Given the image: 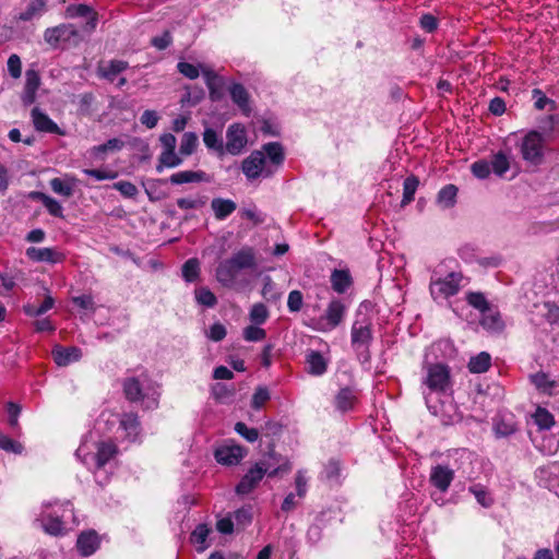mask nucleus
I'll use <instances>...</instances> for the list:
<instances>
[{
  "instance_id": "obj_1",
  "label": "nucleus",
  "mask_w": 559,
  "mask_h": 559,
  "mask_svg": "<svg viewBox=\"0 0 559 559\" xmlns=\"http://www.w3.org/2000/svg\"><path fill=\"white\" fill-rule=\"evenodd\" d=\"M257 266L255 252L251 247H243L229 259L222 261L216 269V280L225 287L234 285L242 270Z\"/></svg>"
},
{
  "instance_id": "obj_2",
  "label": "nucleus",
  "mask_w": 559,
  "mask_h": 559,
  "mask_svg": "<svg viewBox=\"0 0 559 559\" xmlns=\"http://www.w3.org/2000/svg\"><path fill=\"white\" fill-rule=\"evenodd\" d=\"M461 281V273L450 272L444 277H437V273L435 272L430 281V294L433 299L454 296L460 290Z\"/></svg>"
},
{
  "instance_id": "obj_3",
  "label": "nucleus",
  "mask_w": 559,
  "mask_h": 559,
  "mask_svg": "<svg viewBox=\"0 0 559 559\" xmlns=\"http://www.w3.org/2000/svg\"><path fill=\"white\" fill-rule=\"evenodd\" d=\"M44 39L52 48H57L66 43L76 45L81 40V36L74 24H60L47 28L44 33Z\"/></svg>"
},
{
  "instance_id": "obj_4",
  "label": "nucleus",
  "mask_w": 559,
  "mask_h": 559,
  "mask_svg": "<svg viewBox=\"0 0 559 559\" xmlns=\"http://www.w3.org/2000/svg\"><path fill=\"white\" fill-rule=\"evenodd\" d=\"M423 382L430 391L438 393L447 392L451 386L449 367L443 364L429 365Z\"/></svg>"
},
{
  "instance_id": "obj_5",
  "label": "nucleus",
  "mask_w": 559,
  "mask_h": 559,
  "mask_svg": "<svg viewBox=\"0 0 559 559\" xmlns=\"http://www.w3.org/2000/svg\"><path fill=\"white\" fill-rule=\"evenodd\" d=\"M545 139L537 131H530L522 140L521 154L524 160L538 165L544 156Z\"/></svg>"
},
{
  "instance_id": "obj_6",
  "label": "nucleus",
  "mask_w": 559,
  "mask_h": 559,
  "mask_svg": "<svg viewBox=\"0 0 559 559\" xmlns=\"http://www.w3.org/2000/svg\"><path fill=\"white\" fill-rule=\"evenodd\" d=\"M241 169L249 180L257 179L259 177H271L275 169L266 166V158L260 151L252 152L247 158L242 160Z\"/></svg>"
},
{
  "instance_id": "obj_7",
  "label": "nucleus",
  "mask_w": 559,
  "mask_h": 559,
  "mask_svg": "<svg viewBox=\"0 0 559 559\" xmlns=\"http://www.w3.org/2000/svg\"><path fill=\"white\" fill-rule=\"evenodd\" d=\"M352 345L354 349L364 355L365 359L369 358V345L372 340L371 328L368 324L355 322L352 326Z\"/></svg>"
},
{
  "instance_id": "obj_8",
  "label": "nucleus",
  "mask_w": 559,
  "mask_h": 559,
  "mask_svg": "<svg viewBox=\"0 0 559 559\" xmlns=\"http://www.w3.org/2000/svg\"><path fill=\"white\" fill-rule=\"evenodd\" d=\"M246 448L228 441L215 450L214 456L216 461L223 465H237L246 455Z\"/></svg>"
},
{
  "instance_id": "obj_9",
  "label": "nucleus",
  "mask_w": 559,
  "mask_h": 559,
  "mask_svg": "<svg viewBox=\"0 0 559 559\" xmlns=\"http://www.w3.org/2000/svg\"><path fill=\"white\" fill-rule=\"evenodd\" d=\"M147 380V377L142 374L140 377H128L123 379L122 381V389L123 394L126 399L129 402H139L144 400L145 397L148 399V394L145 392L146 386L145 382Z\"/></svg>"
},
{
  "instance_id": "obj_10",
  "label": "nucleus",
  "mask_w": 559,
  "mask_h": 559,
  "mask_svg": "<svg viewBox=\"0 0 559 559\" xmlns=\"http://www.w3.org/2000/svg\"><path fill=\"white\" fill-rule=\"evenodd\" d=\"M345 310L346 308L341 300H331L324 316L320 319L321 330L330 331L335 329L343 321Z\"/></svg>"
},
{
  "instance_id": "obj_11",
  "label": "nucleus",
  "mask_w": 559,
  "mask_h": 559,
  "mask_svg": "<svg viewBox=\"0 0 559 559\" xmlns=\"http://www.w3.org/2000/svg\"><path fill=\"white\" fill-rule=\"evenodd\" d=\"M226 138L225 151L231 155L240 154L247 144L246 129L240 123L230 124L227 129Z\"/></svg>"
},
{
  "instance_id": "obj_12",
  "label": "nucleus",
  "mask_w": 559,
  "mask_h": 559,
  "mask_svg": "<svg viewBox=\"0 0 559 559\" xmlns=\"http://www.w3.org/2000/svg\"><path fill=\"white\" fill-rule=\"evenodd\" d=\"M201 71L209 88L210 99L219 102L224 97L225 80L209 66H201Z\"/></svg>"
},
{
  "instance_id": "obj_13",
  "label": "nucleus",
  "mask_w": 559,
  "mask_h": 559,
  "mask_svg": "<svg viewBox=\"0 0 559 559\" xmlns=\"http://www.w3.org/2000/svg\"><path fill=\"white\" fill-rule=\"evenodd\" d=\"M265 476V468L262 469L260 462L255 463L240 479L236 486V492L245 496L250 493Z\"/></svg>"
},
{
  "instance_id": "obj_14",
  "label": "nucleus",
  "mask_w": 559,
  "mask_h": 559,
  "mask_svg": "<svg viewBox=\"0 0 559 559\" xmlns=\"http://www.w3.org/2000/svg\"><path fill=\"white\" fill-rule=\"evenodd\" d=\"M25 254L33 262H47L51 264L61 263L66 259V255L56 248L29 247L26 249Z\"/></svg>"
},
{
  "instance_id": "obj_15",
  "label": "nucleus",
  "mask_w": 559,
  "mask_h": 559,
  "mask_svg": "<svg viewBox=\"0 0 559 559\" xmlns=\"http://www.w3.org/2000/svg\"><path fill=\"white\" fill-rule=\"evenodd\" d=\"M67 16L69 17H87L85 25L83 26V31L86 33H92L98 22L97 13L87 4H71L67 8Z\"/></svg>"
},
{
  "instance_id": "obj_16",
  "label": "nucleus",
  "mask_w": 559,
  "mask_h": 559,
  "mask_svg": "<svg viewBox=\"0 0 559 559\" xmlns=\"http://www.w3.org/2000/svg\"><path fill=\"white\" fill-rule=\"evenodd\" d=\"M454 479V471L447 465H436L431 468L429 480L441 492H445Z\"/></svg>"
},
{
  "instance_id": "obj_17",
  "label": "nucleus",
  "mask_w": 559,
  "mask_h": 559,
  "mask_svg": "<svg viewBox=\"0 0 559 559\" xmlns=\"http://www.w3.org/2000/svg\"><path fill=\"white\" fill-rule=\"evenodd\" d=\"M51 354L53 361L60 367H66L82 358V350L76 346L63 347L61 345H56L52 348Z\"/></svg>"
},
{
  "instance_id": "obj_18",
  "label": "nucleus",
  "mask_w": 559,
  "mask_h": 559,
  "mask_svg": "<svg viewBox=\"0 0 559 559\" xmlns=\"http://www.w3.org/2000/svg\"><path fill=\"white\" fill-rule=\"evenodd\" d=\"M33 124L39 132L53 133L63 135L64 132L52 121L48 115L43 112L38 107H34L31 112Z\"/></svg>"
},
{
  "instance_id": "obj_19",
  "label": "nucleus",
  "mask_w": 559,
  "mask_h": 559,
  "mask_svg": "<svg viewBox=\"0 0 559 559\" xmlns=\"http://www.w3.org/2000/svg\"><path fill=\"white\" fill-rule=\"evenodd\" d=\"M281 455L276 454L274 451H271L267 457H264L260 461V465H262V469L265 468V475L272 478L290 471V464L287 461L283 463H281Z\"/></svg>"
},
{
  "instance_id": "obj_20",
  "label": "nucleus",
  "mask_w": 559,
  "mask_h": 559,
  "mask_svg": "<svg viewBox=\"0 0 559 559\" xmlns=\"http://www.w3.org/2000/svg\"><path fill=\"white\" fill-rule=\"evenodd\" d=\"M229 94L234 104L238 106L246 117H249L252 108L250 106V95L245 86L240 83H233L229 87Z\"/></svg>"
},
{
  "instance_id": "obj_21",
  "label": "nucleus",
  "mask_w": 559,
  "mask_h": 559,
  "mask_svg": "<svg viewBox=\"0 0 559 559\" xmlns=\"http://www.w3.org/2000/svg\"><path fill=\"white\" fill-rule=\"evenodd\" d=\"M40 85V76L34 69H28L25 72V85L22 94V102L24 105H31L36 99V92Z\"/></svg>"
},
{
  "instance_id": "obj_22",
  "label": "nucleus",
  "mask_w": 559,
  "mask_h": 559,
  "mask_svg": "<svg viewBox=\"0 0 559 559\" xmlns=\"http://www.w3.org/2000/svg\"><path fill=\"white\" fill-rule=\"evenodd\" d=\"M357 403V393L354 389L346 386L342 388L334 397L335 408L340 413L353 411Z\"/></svg>"
},
{
  "instance_id": "obj_23",
  "label": "nucleus",
  "mask_w": 559,
  "mask_h": 559,
  "mask_svg": "<svg viewBox=\"0 0 559 559\" xmlns=\"http://www.w3.org/2000/svg\"><path fill=\"white\" fill-rule=\"evenodd\" d=\"M210 176L202 170H182L173 174L169 177V182L171 185H183L190 182H210Z\"/></svg>"
},
{
  "instance_id": "obj_24",
  "label": "nucleus",
  "mask_w": 559,
  "mask_h": 559,
  "mask_svg": "<svg viewBox=\"0 0 559 559\" xmlns=\"http://www.w3.org/2000/svg\"><path fill=\"white\" fill-rule=\"evenodd\" d=\"M76 547L81 555L91 556L99 547V538L96 532L88 531L79 535Z\"/></svg>"
},
{
  "instance_id": "obj_25",
  "label": "nucleus",
  "mask_w": 559,
  "mask_h": 559,
  "mask_svg": "<svg viewBox=\"0 0 559 559\" xmlns=\"http://www.w3.org/2000/svg\"><path fill=\"white\" fill-rule=\"evenodd\" d=\"M117 453V445L112 442H100L97 445V452L91 456L94 461V467L103 468Z\"/></svg>"
},
{
  "instance_id": "obj_26",
  "label": "nucleus",
  "mask_w": 559,
  "mask_h": 559,
  "mask_svg": "<svg viewBox=\"0 0 559 559\" xmlns=\"http://www.w3.org/2000/svg\"><path fill=\"white\" fill-rule=\"evenodd\" d=\"M129 67L127 61L110 60L107 63H99L97 67L98 76L112 82L118 74L127 70Z\"/></svg>"
},
{
  "instance_id": "obj_27",
  "label": "nucleus",
  "mask_w": 559,
  "mask_h": 559,
  "mask_svg": "<svg viewBox=\"0 0 559 559\" xmlns=\"http://www.w3.org/2000/svg\"><path fill=\"white\" fill-rule=\"evenodd\" d=\"M120 427L126 431L131 441H135L141 433V423L138 414L124 413L120 418Z\"/></svg>"
},
{
  "instance_id": "obj_28",
  "label": "nucleus",
  "mask_w": 559,
  "mask_h": 559,
  "mask_svg": "<svg viewBox=\"0 0 559 559\" xmlns=\"http://www.w3.org/2000/svg\"><path fill=\"white\" fill-rule=\"evenodd\" d=\"M308 373L319 377L326 372L328 361L318 350H310L306 356Z\"/></svg>"
},
{
  "instance_id": "obj_29",
  "label": "nucleus",
  "mask_w": 559,
  "mask_h": 559,
  "mask_svg": "<svg viewBox=\"0 0 559 559\" xmlns=\"http://www.w3.org/2000/svg\"><path fill=\"white\" fill-rule=\"evenodd\" d=\"M333 290L344 294L353 284L352 275L348 270L335 269L330 277Z\"/></svg>"
},
{
  "instance_id": "obj_30",
  "label": "nucleus",
  "mask_w": 559,
  "mask_h": 559,
  "mask_svg": "<svg viewBox=\"0 0 559 559\" xmlns=\"http://www.w3.org/2000/svg\"><path fill=\"white\" fill-rule=\"evenodd\" d=\"M211 207L215 218L223 221L237 209V204L230 199L215 198L211 202Z\"/></svg>"
},
{
  "instance_id": "obj_31",
  "label": "nucleus",
  "mask_w": 559,
  "mask_h": 559,
  "mask_svg": "<svg viewBox=\"0 0 559 559\" xmlns=\"http://www.w3.org/2000/svg\"><path fill=\"white\" fill-rule=\"evenodd\" d=\"M480 325L492 333H500L504 329L503 320L499 312L497 311H487L483 313V318L480 320Z\"/></svg>"
},
{
  "instance_id": "obj_32",
  "label": "nucleus",
  "mask_w": 559,
  "mask_h": 559,
  "mask_svg": "<svg viewBox=\"0 0 559 559\" xmlns=\"http://www.w3.org/2000/svg\"><path fill=\"white\" fill-rule=\"evenodd\" d=\"M210 533L211 528L204 523L197 525L192 531L190 542L197 547L198 551H204L209 547L206 542Z\"/></svg>"
},
{
  "instance_id": "obj_33",
  "label": "nucleus",
  "mask_w": 559,
  "mask_h": 559,
  "mask_svg": "<svg viewBox=\"0 0 559 559\" xmlns=\"http://www.w3.org/2000/svg\"><path fill=\"white\" fill-rule=\"evenodd\" d=\"M203 142L204 145L212 151H215L219 155H223L225 152V146L223 143V139L218 135V133L212 129L206 128L203 132Z\"/></svg>"
},
{
  "instance_id": "obj_34",
  "label": "nucleus",
  "mask_w": 559,
  "mask_h": 559,
  "mask_svg": "<svg viewBox=\"0 0 559 559\" xmlns=\"http://www.w3.org/2000/svg\"><path fill=\"white\" fill-rule=\"evenodd\" d=\"M124 143L123 141L119 140V139H110L108 140L106 143L104 144H100V145H96V146H93L91 148V154L96 157V158H99V159H104L105 158V155L108 153V152H117V151H120L122 147H123Z\"/></svg>"
},
{
  "instance_id": "obj_35",
  "label": "nucleus",
  "mask_w": 559,
  "mask_h": 559,
  "mask_svg": "<svg viewBox=\"0 0 559 559\" xmlns=\"http://www.w3.org/2000/svg\"><path fill=\"white\" fill-rule=\"evenodd\" d=\"M51 190L64 198H70L74 191V179H61V178H52L49 181Z\"/></svg>"
},
{
  "instance_id": "obj_36",
  "label": "nucleus",
  "mask_w": 559,
  "mask_h": 559,
  "mask_svg": "<svg viewBox=\"0 0 559 559\" xmlns=\"http://www.w3.org/2000/svg\"><path fill=\"white\" fill-rule=\"evenodd\" d=\"M491 365V357L488 353L481 352L478 355L472 357L468 362V370L472 373L486 372Z\"/></svg>"
},
{
  "instance_id": "obj_37",
  "label": "nucleus",
  "mask_w": 559,
  "mask_h": 559,
  "mask_svg": "<svg viewBox=\"0 0 559 559\" xmlns=\"http://www.w3.org/2000/svg\"><path fill=\"white\" fill-rule=\"evenodd\" d=\"M33 198L41 201L44 206L47 209L50 215L55 217H62V206L61 204L53 198L43 193V192H33Z\"/></svg>"
},
{
  "instance_id": "obj_38",
  "label": "nucleus",
  "mask_w": 559,
  "mask_h": 559,
  "mask_svg": "<svg viewBox=\"0 0 559 559\" xmlns=\"http://www.w3.org/2000/svg\"><path fill=\"white\" fill-rule=\"evenodd\" d=\"M182 277L188 283L195 282L200 276V262L195 258L187 260L181 267Z\"/></svg>"
},
{
  "instance_id": "obj_39",
  "label": "nucleus",
  "mask_w": 559,
  "mask_h": 559,
  "mask_svg": "<svg viewBox=\"0 0 559 559\" xmlns=\"http://www.w3.org/2000/svg\"><path fill=\"white\" fill-rule=\"evenodd\" d=\"M182 164V158L176 154L175 151L162 152L158 157V164L156 170L163 171L165 167L175 168Z\"/></svg>"
},
{
  "instance_id": "obj_40",
  "label": "nucleus",
  "mask_w": 559,
  "mask_h": 559,
  "mask_svg": "<svg viewBox=\"0 0 559 559\" xmlns=\"http://www.w3.org/2000/svg\"><path fill=\"white\" fill-rule=\"evenodd\" d=\"M491 171L502 177L510 168L509 157L503 152H498L492 156L490 162Z\"/></svg>"
},
{
  "instance_id": "obj_41",
  "label": "nucleus",
  "mask_w": 559,
  "mask_h": 559,
  "mask_svg": "<svg viewBox=\"0 0 559 559\" xmlns=\"http://www.w3.org/2000/svg\"><path fill=\"white\" fill-rule=\"evenodd\" d=\"M457 188L454 185L444 186L438 193V203L444 209L452 207L455 204Z\"/></svg>"
},
{
  "instance_id": "obj_42",
  "label": "nucleus",
  "mask_w": 559,
  "mask_h": 559,
  "mask_svg": "<svg viewBox=\"0 0 559 559\" xmlns=\"http://www.w3.org/2000/svg\"><path fill=\"white\" fill-rule=\"evenodd\" d=\"M418 185H419V180L414 175L407 177L404 180L402 206L409 204L414 200V195L416 193Z\"/></svg>"
},
{
  "instance_id": "obj_43",
  "label": "nucleus",
  "mask_w": 559,
  "mask_h": 559,
  "mask_svg": "<svg viewBox=\"0 0 559 559\" xmlns=\"http://www.w3.org/2000/svg\"><path fill=\"white\" fill-rule=\"evenodd\" d=\"M43 530L53 536H59L63 534L64 527L63 523L59 518L47 516L41 520Z\"/></svg>"
},
{
  "instance_id": "obj_44",
  "label": "nucleus",
  "mask_w": 559,
  "mask_h": 559,
  "mask_svg": "<svg viewBox=\"0 0 559 559\" xmlns=\"http://www.w3.org/2000/svg\"><path fill=\"white\" fill-rule=\"evenodd\" d=\"M534 423L538 426L539 429L548 430L554 424L555 419L552 414H550L546 408L538 407L533 415Z\"/></svg>"
},
{
  "instance_id": "obj_45",
  "label": "nucleus",
  "mask_w": 559,
  "mask_h": 559,
  "mask_svg": "<svg viewBox=\"0 0 559 559\" xmlns=\"http://www.w3.org/2000/svg\"><path fill=\"white\" fill-rule=\"evenodd\" d=\"M198 146V136L194 132H186L181 138L179 153L183 156L191 155Z\"/></svg>"
},
{
  "instance_id": "obj_46",
  "label": "nucleus",
  "mask_w": 559,
  "mask_h": 559,
  "mask_svg": "<svg viewBox=\"0 0 559 559\" xmlns=\"http://www.w3.org/2000/svg\"><path fill=\"white\" fill-rule=\"evenodd\" d=\"M267 157L275 167L280 166L284 160L283 147L278 142H271L263 146Z\"/></svg>"
},
{
  "instance_id": "obj_47",
  "label": "nucleus",
  "mask_w": 559,
  "mask_h": 559,
  "mask_svg": "<svg viewBox=\"0 0 559 559\" xmlns=\"http://www.w3.org/2000/svg\"><path fill=\"white\" fill-rule=\"evenodd\" d=\"M468 305L479 310L481 313L489 311V304L483 293L471 292L466 295Z\"/></svg>"
},
{
  "instance_id": "obj_48",
  "label": "nucleus",
  "mask_w": 559,
  "mask_h": 559,
  "mask_svg": "<svg viewBox=\"0 0 559 559\" xmlns=\"http://www.w3.org/2000/svg\"><path fill=\"white\" fill-rule=\"evenodd\" d=\"M468 491L473 493L477 502L485 508H488L493 503L492 498L489 497L486 488L480 484L471 486Z\"/></svg>"
},
{
  "instance_id": "obj_49",
  "label": "nucleus",
  "mask_w": 559,
  "mask_h": 559,
  "mask_svg": "<svg viewBox=\"0 0 559 559\" xmlns=\"http://www.w3.org/2000/svg\"><path fill=\"white\" fill-rule=\"evenodd\" d=\"M197 301L206 307H214L217 304L216 296L206 287H200L195 290Z\"/></svg>"
},
{
  "instance_id": "obj_50",
  "label": "nucleus",
  "mask_w": 559,
  "mask_h": 559,
  "mask_svg": "<svg viewBox=\"0 0 559 559\" xmlns=\"http://www.w3.org/2000/svg\"><path fill=\"white\" fill-rule=\"evenodd\" d=\"M249 317L252 323L263 324L269 318V311L263 304H255L252 306Z\"/></svg>"
},
{
  "instance_id": "obj_51",
  "label": "nucleus",
  "mask_w": 559,
  "mask_h": 559,
  "mask_svg": "<svg viewBox=\"0 0 559 559\" xmlns=\"http://www.w3.org/2000/svg\"><path fill=\"white\" fill-rule=\"evenodd\" d=\"M235 431L245 438L248 442H255L259 438V431L255 428H249L245 423L238 421L235 425Z\"/></svg>"
},
{
  "instance_id": "obj_52",
  "label": "nucleus",
  "mask_w": 559,
  "mask_h": 559,
  "mask_svg": "<svg viewBox=\"0 0 559 559\" xmlns=\"http://www.w3.org/2000/svg\"><path fill=\"white\" fill-rule=\"evenodd\" d=\"M270 392L264 386H259L252 395L251 407L260 409L270 400Z\"/></svg>"
},
{
  "instance_id": "obj_53",
  "label": "nucleus",
  "mask_w": 559,
  "mask_h": 559,
  "mask_svg": "<svg viewBox=\"0 0 559 559\" xmlns=\"http://www.w3.org/2000/svg\"><path fill=\"white\" fill-rule=\"evenodd\" d=\"M471 170L476 178L486 179L491 173L490 163L485 159L477 160L472 164Z\"/></svg>"
},
{
  "instance_id": "obj_54",
  "label": "nucleus",
  "mask_w": 559,
  "mask_h": 559,
  "mask_svg": "<svg viewBox=\"0 0 559 559\" xmlns=\"http://www.w3.org/2000/svg\"><path fill=\"white\" fill-rule=\"evenodd\" d=\"M201 66L202 64H199V66H194L192 63H189V62H185V61H181L177 64V69L178 71L186 78L190 79V80H194L197 78H199L200 75V72L201 71Z\"/></svg>"
},
{
  "instance_id": "obj_55",
  "label": "nucleus",
  "mask_w": 559,
  "mask_h": 559,
  "mask_svg": "<svg viewBox=\"0 0 559 559\" xmlns=\"http://www.w3.org/2000/svg\"><path fill=\"white\" fill-rule=\"evenodd\" d=\"M83 174L95 178L98 181L112 180L118 177V173L110 169H83Z\"/></svg>"
},
{
  "instance_id": "obj_56",
  "label": "nucleus",
  "mask_w": 559,
  "mask_h": 559,
  "mask_svg": "<svg viewBox=\"0 0 559 559\" xmlns=\"http://www.w3.org/2000/svg\"><path fill=\"white\" fill-rule=\"evenodd\" d=\"M112 188L118 190L126 198H135L139 193L136 186L130 181H118L112 185Z\"/></svg>"
},
{
  "instance_id": "obj_57",
  "label": "nucleus",
  "mask_w": 559,
  "mask_h": 559,
  "mask_svg": "<svg viewBox=\"0 0 559 559\" xmlns=\"http://www.w3.org/2000/svg\"><path fill=\"white\" fill-rule=\"evenodd\" d=\"M266 336L265 330L255 326L249 325L243 329V338L248 342H258L264 340Z\"/></svg>"
},
{
  "instance_id": "obj_58",
  "label": "nucleus",
  "mask_w": 559,
  "mask_h": 559,
  "mask_svg": "<svg viewBox=\"0 0 559 559\" xmlns=\"http://www.w3.org/2000/svg\"><path fill=\"white\" fill-rule=\"evenodd\" d=\"M542 129L547 136L559 133V116L550 115L542 122Z\"/></svg>"
},
{
  "instance_id": "obj_59",
  "label": "nucleus",
  "mask_w": 559,
  "mask_h": 559,
  "mask_svg": "<svg viewBox=\"0 0 559 559\" xmlns=\"http://www.w3.org/2000/svg\"><path fill=\"white\" fill-rule=\"evenodd\" d=\"M212 392H213V395H214V397L216 400L223 401V400H226V399H229V397L234 396L235 388L234 386L228 388L224 383H215L212 386Z\"/></svg>"
},
{
  "instance_id": "obj_60",
  "label": "nucleus",
  "mask_w": 559,
  "mask_h": 559,
  "mask_svg": "<svg viewBox=\"0 0 559 559\" xmlns=\"http://www.w3.org/2000/svg\"><path fill=\"white\" fill-rule=\"evenodd\" d=\"M0 449L20 454L23 451V445L8 436L0 433Z\"/></svg>"
},
{
  "instance_id": "obj_61",
  "label": "nucleus",
  "mask_w": 559,
  "mask_h": 559,
  "mask_svg": "<svg viewBox=\"0 0 559 559\" xmlns=\"http://www.w3.org/2000/svg\"><path fill=\"white\" fill-rule=\"evenodd\" d=\"M304 297L301 292L292 290L287 299V308L290 312H298L302 307Z\"/></svg>"
},
{
  "instance_id": "obj_62",
  "label": "nucleus",
  "mask_w": 559,
  "mask_h": 559,
  "mask_svg": "<svg viewBox=\"0 0 559 559\" xmlns=\"http://www.w3.org/2000/svg\"><path fill=\"white\" fill-rule=\"evenodd\" d=\"M8 71L13 79H19L22 74V62L17 55L13 53L9 57Z\"/></svg>"
},
{
  "instance_id": "obj_63",
  "label": "nucleus",
  "mask_w": 559,
  "mask_h": 559,
  "mask_svg": "<svg viewBox=\"0 0 559 559\" xmlns=\"http://www.w3.org/2000/svg\"><path fill=\"white\" fill-rule=\"evenodd\" d=\"M532 382L536 385V388L548 391L554 386V382L548 379V376L544 372H537L531 376Z\"/></svg>"
},
{
  "instance_id": "obj_64",
  "label": "nucleus",
  "mask_w": 559,
  "mask_h": 559,
  "mask_svg": "<svg viewBox=\"0 0 559 559\" xmlns=\"http://www.w3.org/2000/svg\"><path fill=\"white\" fill-rule=\"evenodd\" d=\"M72 302L84 310H95V304L91 295H82L72 297Z\"/></svg>"
}]
</instances>
